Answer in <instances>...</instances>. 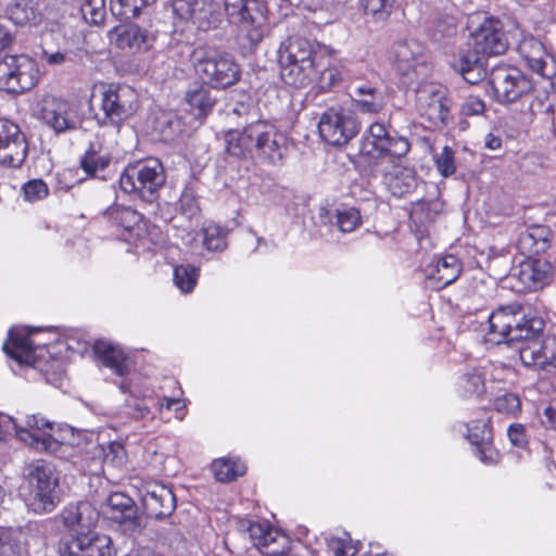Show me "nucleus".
Masks as SVG:
<instances>
[{"mask_svg":"<svg viewBox=\"0 0 556 556\" xmlns=\"http://www.w3.org/2000/svg\"><path fill=\"white\" fill-rule=\"evenodd\" d=\"M267 22V7L261 0H248L239 27L247 33L252 47L258 45L265 34Z\"/></svg>","mask_w":556,"mask_h":556,"instance_id":"obj_24","label":"nucleus"},{"mask_svg":"<svg viewBox=\"0 0 556 556\" xmlns=\"http://www.w3.org/2000/svg\"><path fill=\"white\" fill-rule=\"evenodd\" d=\"M553 267L545 260H528L520 264L516 277L523 289L538 291L552 281Z\"/></svg>","mask_w":556,"mask_h":556,"instance_id":"obj_25","label":"nucleus"},{"mask_svg":"<svg viewBox=\"0 0 556 556\" xmlns=\"http://www.w3.org/2000/svg\"><path fill=\"white\" fill-rule=\"evenodd\" d=\"M61 556H113L115 551L108 535H64L58 543Z\"/></svg>","mask_w":556,"mask_h":556,"instance_id":"obj_16","label":"nucleus"},{"mask_svg":"<svg viewBox=\"0 0 556 556\" xmlns=\"http://www.w3.org/2000/svg\"><path fill=\"white\" fill-rule=\"evenodd\" d=\"M224 5L229 21L239 25L243 11L248 7V0H224Z\"/></svg>","mask_w":556,"mask_h":556,"instance_id":"obj_55","label":"nucleus"},{"mask_svg":"<svg viewBox=\"0 0 556 556\" xmlns=\"http://www.w3.org/2000/svg\"><path fill=\"white\" fill-rule=\"evenodd\" d=\"M61 519L70 531L67 535L83 536L92 533L99 520V511L89 502H77L62 510Z\"/></svg>","mask_w":556,"mask_h":556,"instance_id":"obj_20","label":"nucleus"},{"mask_svg":"<svg viewBox=\"0 0 556 556\" xmlns=\"http://www.w3.org/2000/svg\"><path fill=\"white\" fill-rule=\"evenodd\" d=\"M179 203L182 213L188 217L194 216L199 211L198 203L192 193L189 191H186L181 194Z\"/></svg>","mask_w":556,"mask_h":556,"instance_id":"obj_60","label":"nucleus"},{"mask_svg":"<svg viewBox=\"0 0 556 556\" xmlns=\"http://www.w3.org/2000/svg\"><path fill=\"white\" fill-rule=\"evenodd\" d=\"M79 11L87 23L100 25L106 14L105 0H79Z\"/></svg>","mask_w":556,"mask_h":556,"instance_id":"obj_45","label":"nucleus"},{"mask_svg":"<svg viewBox=\"0 0 556 556\" xmlns=\"http://www.w3.org/2000/svg\"><path fill=\"white\" fill-rule=\"evenodd\" d=\"M458 387L464 395H479L484 391L483 376L477 369L468 370L460 377Z\"/></svg>","mask_w":556,"mask_h":556,"instance_id":"obj_46","label":"nucleus"},{"mask_svg":"<svg viewBox=\"0 0 556 556\" xmlns=\"http://www.w3.org/2000/svg\"><path fill=\"white\" fill-rule=\"evenodd\" d=\"M473 446V454L485 465L498 462V453L493 446L491 429L484 421H477L468 427L467 435Z\"/></svg>","mask_w":556,"mask_h":556,"instance_id":"obj_28","label":"nucleus"},{"mask_svg":"<svg viewBox=\"0 0 556 556\" xmlns=\"http://www.w3.org/2000/svg\"><path fill=\"white\" fill-rule=\"evenodd\" d=\"M172 9L178 20L199 30L215 29L222 23L219 4L213 0H173Z\"/></svg>","mask_w":556,"mask_h":556,"instance_id":"obj_12","label":"nucleus"},{"mask_svg":"<svg viewBox=\"0 0 556 556\" xmlns=\"http://www.w3.org/2000/svg\"><path fill=\"white\" fill-rule=\"evenodd\" d=\"M425 277L435 282L434 288L441 289L453 283L460 275V261L454 255H446L431 261L424 269Z\"/></svg>","mask_w":556,"mask_h":556,"instance_id":"obj_30","label":"nucleus"},{"mask_svg":"<svg viewBox=\"0 0 556 556\" xmlns=\"http://www.w3.org/2000/svg\"><path fill=\"white\" fill-rule=\"evenodd\" d=\"M351 91L361 112L377 114L382 111L383 94L376 83L355 79L351 83Z\"/></svg>","mask_w":556,"mask_h":556,"instance_id":"obj_29","label":"nucleus"},{"mask_svg":"<svg viewBox=\"0 0 556 556\" xmlns=\"http://www.w3.org/2000/svg\"><path fill=\"white\" fill-rule=\"evenodd\" d=\"M165 179L162 163L156 159H148L128 165L119 177V187L125 193L136 194L151 203L157 198Z\"/></svg>","mask_w":556,"mask_h":556,"instance_id":"obj_7","label":"nucleus"},{"mask_svg":"<svg viewBox=\"0 0 556 556\" xmlns=\"http://www.w3.org/2000/svg\"><path fill=\"white\" fill-rule=\"evenodd\" d=\"M315 75L312 77L314 88L319 91H328L341 80V73L336 66H325L323 58L319 65L314 66Z\"/></svg>","mask_w":556,"mask_h":556,"instance_id":"obj_41","label":"nucleus"},{"mask_svg":"<svg viewBox=\"0 0 556 556\" xmlns=\"http://www.w3.org/2000/svg\"><path fill=\"white\" fill-rule=\"evenodd\" d=\"M23 475L30 488L28 507L36 514L52 511L58 503L55 489L59 484L54 466L36 459L24 467Z\"/></svg>","mask_w":556,"mask_h":556,"instance_id":"obj_6","label":"nucleus"},{"mask_svg":"<svg viewBox=\"0 0 556 556\" xmlns=\"http://www.w3.org/2000/svg\"><path fill=\"white\" fill-rule=\"evenodd\" d=\"M104 463L112 465L113 467H121L126 462V451L122 443L111 442L103 450Z\"/></svg>","mask_w":556,"mask_h":556,"instance_id":"obj_53","label":"nucleus"},{"mask_svg":"<svg viewBox=\"0 0 556 556\" xmlns=\"http://www.w3.org/2000/svg\"><path fill=\"white\" fill-rule=\"evenodd\" d=\"M109 220L113 222L116 226L127 230L132 231L137 227H139L142 216L136 210L126 206L115 205L110 207L105 212Z\"/></svg>","mask_w":556,"mask_h":556,"instance_id":"obj_39","label":"nucleus"},{"mask_svg":"<svg viewBox=\"0 0 556 556\" xmlns=\"http://www.w3.org/2000/svg\"><path fill=\"white\" fill-rule=\"evenodd\" d=\"M472 47L485 56L501 55L508 49V39L500 20L485 17L471 33Z\"/></svg>","mask_w":556,"mask_h":556,"instance_id":"obj_17","label":"nucleus"},{"mask_svg":"<svg viewBox=\"0 0 556 556\" xmlns=\"http://www.w3.org/2000/svg\"><path fill=\"white\" fill-rule=\"evenodd\" d=\"M319 218L324 224L336 225L342 232L354 231L362 223L361 213L355 207L329 210L320 208Z\"/></svg>","mask_w":556,"mask_h":556,"instance_id":"obj_33","label":"nucleus"},{"mask_svg":"<svg viewBox=\"0 0 556 556\" xmlns=\"http://www.w3.org/2000/svg\"><path fill=\"white\" fill-rule=\"evenodd\" d=\"M359 546V542H352L350 538H332L329 542L336 556H363Z\"/></svg>","mask_w":556,"mask_h":556,"instance_id":"obj_49","label":"nucleus"},{"mask_svg":"<svg viewBox=\"0 0 556 556\" xmlns=\"http://www.w3.org/2000/svg\"><path fill=\"white\" fill-rule=\"evenodd\" d=\"M138 94L128 85H109L101 93L102 117L98 121L103 126H112L119 131L122 123L137 111Z\"/></svg>","mask_w":556,"mask_h":556,"instance_id":"obj_8","label":"nucleus"},{"mask_svg":"<svg viewBox=\"0 0 556 556\" xmlns=\"http://www.w3.org/2000/svg\"><path fill=\"white\" fill-rule=\"evenodd\" d=\"M103 514L129 531H141L146 527L144 518L138 514L134 500L121 492L112 493L106 498Z\"/></svg>","mask_w":556,"mask_h":556,"instance_id":"obj_19","label":"nucleus"},{"mask_svg":"<svg viewBox=\"0 0 556 556\" xmlns=\"http://www.w3.org/2000/svg\"><path fill=\"white\" fill-rule=\"evenodd\" d=\"M529 108L532 115L539 116L542 122L555 126V108L547 96L544 98H535L530 103Z\"/></svg>","mask_w":556,"mask_h":556,"instance_id":"obj_48","label":"nucleus"},{"mask_svg":"<svg viewBox=\"0 0 556 556\" xmlns=\"http://www.w3.org/2000/svg\"><path fill=\"white\" fill-rule=\"evenodd\" d=\"M252 111V105L242 101L230 102L226 108V112L229 117L235 116L237 118L243 119L245 123L249 122L251 115L254 116Z\"/></svg>","mask_w":556,"mask_h":556,"instance_id":"obj_56","label":"nucleus"},{"mask_svg":"<svg viewBox=\"0 0 556 556\" xmlns=\"http://www.w3.org/2000/svg\"><path fill=\"white\" fill-rule=\"evenodd\" d=\"M38 117L56 134L76 129L79 124L74 106L65 100L53 97L41 100Z\"/></svg>","mask_w":556,"mask_h":556,"instance_id":"obj_18","label":"nucleus"},{"mask_svg":"<svg viewBox=\"0 0 556 556\" xmlns=\"http://www.w3.org/2000/svg\"><path fill=\"white\" fill-rule=\"evenodd\" d=\"M489 85L494 99L502 104L521 100L533 88L532 81L521 71L508 65L494 67L490 73Z\"/></svg>","mask_w":556,"mask_h":556,"instance_id":"obj_10","label":"nucleus"},{"mask_svg":"<svg viewBox=\"0 0 556 556\" xmlns=\"http://www.w3.org/2000/svg\"><path fill=\"white\" fill-rule=\"evenodd\" d=\"M245 465L228 458L216 459L212 464V471L219 482H230L245 473Z\"/></svg>","mask_w":556,"mask_h":556,"instance_id":"obj_40","label":"nucleus"},{"mask_svg":"<svg viewBox=\"0 0 556 556\" xmlns=\"http://www.w3.org/2000/svg\"><path fill=\"white\" fill-rule=\"evenodd\" d=\"M396 0H359L361 7L374 22L383 23L391 16Z\"/></svg>","mask_w":556,"mask_h":556,"instance_id":"obj_42","label":"nucleus"},{"mask_svg":"<svg viewBox=\"0 0 556 556\" xmlns=\"http://www.w3.org/2000/svg\"><path fill=\"white\" fill-rule=\"evenodd\" d=\"M111 163V156L102 153L101 149H97L93 143L81 156L79 164L87 176L105 180V170Z\"/></svg>","mask_w":556,"mask_h":556,"instance_id":"obj_36","label":"nucleus"},{"mask_svg":"<svg viewBox=\"0 0 556 556\" xmlns=\"http://www.w3.org/2000/svg\"><path fill=\"white\" fill-rule=\"evenodd\" d=\"M542 425L549 430L556 431V406H547L543 410Z\"/></svg>","mask_w":556,"mask_h":556,"instance_id":"obj_62","label":"nucleus"},{"mask_svg":"<svg viewBox=\"0 0 556 556\" xmlns=\"http://www.w3.org/2000/svg\"><path fill=\"white\" fill-rule=\"evenodd\" d=\"M273 531H278L266 523L250 522L248 532L250 534L253 544L261 551V543H274L275 538L271 534Z\"/></svg>","mask_w":556,"mask_h":556,"instance_id":"obj_50","label":"nucleus"},{"mask_svg":"<svg viewBox=\"0 0 556 556\" xmlns=\"http://www.w3.org/2000/svg\"><path fill=\"white\" fill-rule=\"evenodd\" d=\"M33 330L27 328H11L8 340L3 343L7 355L20 364L33 365L35 362L34 343L30 340Z\"/></svg>","mask_w":556,"mask_h":556,"instance_id":"obj_27","label":"nucleus"},{"mask_svg":"<svg viewBox=\"0 0 556 556\" xmlns=\"http://www.w3.org/2000/svg\"><path fill=\"white\" fill-rule=\"evenodd\" d=\"M274 543H261V553L269 556L283 555L290 547L289 538L280 531H273Z\"/></svg>","mask_w":556,"mask_h":556,"instance_id":"obj_51","label":"nucleus"},{"mask_svg":"<svg viewBox=\"0 0 556 556\" xmlns=\"http://www.w3.org/2000/svg\"><path fill=\"white\" fill-rule=\"evenodd\" d=\"M494 409L500 414L516 417L521 412V402L518 395L505 393L494 400Z\"/></svg>","mask_w":556,"mask_h":556,"instance_id":"obj_47","label":"nucleus"},{"mask_svg":"<svg viewBox=\"0 0 556 556\" xmlns=\"http://www.w3.org/2000/svg\"><path fill=\"white\" fill-rule=\"evenodd\" d=\"M0 556H16L14 545L10 542V532L0 528Z\"/></svg>","mask_w":556,"mask_h":556,"instance_id":"obj_61","label":"nucleus"},{"mask_svg":"<svg viewBox=\"0 0 556 556\" xmlns=\"http://www.w3.org/2000/svg\"><path fill=\"white\" fill-rule=\"evenodd\" d=\"M320 59L319 43L301 36L289 37L278 49L281 79L295 88L308 86Z\"/></svg>","mask_w":556,"mask_h":556,"instance_id":"obj_4","label":"nucleus"},{"mask_svg":"<svg viewBox=\"0 0 556 556\" xmlns=\"http://www.w3.org/2000/svg\"><path fill=\"white\" fill-rule=\"evenodd\" d=\"M507 437L511 444L518 447H525L528 443L526 428L522 424H511L507 428Z\"/></svg>","mask_w":556,"mask_h":556,"instance_id":"obj_57","label":"nucleus"},{"mask_svg":"<svg viewBox=\"0 0 556 556\" xmlns=\"http://www.w3.org/2000/svg\"><path fill=\"white\" fill-rule=\"evenodd\" d=\"M190 59L195 73L214 88H226L239 80V65L227 53L200 46L192 51Z\"/></svg>","mask_w":556,"mask_h":556,"instance_id":"obj_5","label":"nucleus"},{"mask_svg":"<svg viewBox=\"0 0 556 556\" xmlns=\"http://www.w3.org/2000/svg\"><path fill=\"white\" fill-rule=\"evenodd\" d=\"M544 323L539 317L527 318L518 304L501 306L489 317L486 341L501 344L520 342L521 362L528 367L556 372V342L542 340Z\"/></svg>","mask_w":556,"mask_h":556,"instance_id":"obj_1","label":"nucleus"},{"mask_svg":"<svg viewBox=\"0 0 556 556\" xmlns=\"http://www.w3.org/2000/svg\"><path fill=\"white\" fill-rule=\"evenodd\" d=\"M409 148L406 138L392 136L386 124L379 122L369 125L361 141V153L372 157L390 155L400 159L408 153Z\"/></svg>","mask_w":556,"mask_h":556,"instance_id":"obj_11","label":"nucleus"},{"mask_svg":"<svg viewBox=\"0 0 556 556\" xmlns=\"http://www.w3.org/2000/svg\"><path fill=\"white\" fill-rule=\"evenodd\" d=\"M382 181L391 194L397 198L413 192L418 185L415 169L401 164L386 167L382 170Z\"/></svg>","mask_w":556,"mask_h":556,"instance_id":"obj_26","label":"nucleus"},{"mask_svg":"<svg viewBox=\"0 0 556 556\" xmlns=\"http://www.w3.org/2000/svg\"><path fill=\"white\" fill-rule=\"evenodd\" d=\"M552 231L546 226H534L521 232L518 237V247L525 254H541L551 245Z\"/></svg>","mask_w":556,"mask_h":556,"instance_id":"obj_32","label":"nucleus"},{"mask_svg":"<svg viewBox=\"0 0 556 556\" xmlns=\"http://www.w3.org/2000/svg\"><path fill=\"white\" fill-rule=\"evenodd\" d=\"M434 162L437 169L443 177H450L456 170L454 151L447 146L434 156Z\"/></svg>","mask_w":556,"mask_h":556,"instance_id":"obj_52","label":"nucleus"},{"mask_svg":"<svg viewBox=\"0 0 556 556\" xmlns=\"http://www.w3.org/2000/svg\"><path fill=\"white\" fill-rule=\"evenodd\" d=\"M479 54L473 49V51L460 54L453 63V68L471 85L481 81L485 76L483 62Z\"/></svg>","mask_w":556,"mask_h":556,"instance_id":"obj_35","label":"nucleus"},{"mask_svg":"<svg viewBox=\"0 0 556 556\" xmlns=\"http://www.w3.org/2000/svg\"><path fill=\"white\" fill-rule=\"evenodd\" d=\"M216 97L205 85H195L186 92V101L192 109L197 110L198 116L210 114L216 104Z\"/></svg>","mask_w":556,"mask_h":556,"instance_id":"obj_37","label":"nucleus"},{"mask_svg":"<svg viewBox=\"0 0 556 556\" xmlns=\"http://www.w3.org/2000/svg\"><path fill=\"white\" fill-rule=\"evenodd\" d=\"M517 52L532 72L542 77H548L545 71L548 55L539 39L532 35H522L517 45Z\"/></svg>","mask_w":556,"mask_h":556,"instance_id":"obj_31","label":"nucleus"},{"mask_svg":"<svg viewBox=\"0 0 556 556\" xmlns=\"http://www.w3.org/2000/svg\"><path fill=\"white\" fill-rule=\"evenodd\" d=\"M456 30V23L454 17L446 16L443 20H437L434 22V37L437 39L441 37L452 36Z\"/></svg>","mask_w":556,"mask_h":556,"instance_id":"obj_59","label":"nucleus"},{"mask_svg":"<svg viewBox=\"0 0 556 556\" xmlns=\"http://www.w3.org/2000/svg\"><path fill=\"white\" fill-rule=\"evenodd\" d=\"M359 130L356 118L341 108L327 110L319 119L318 131L321 139L331 146H344Z\"/></svg>","mask_w":556,"mask_h":556,"instance_id":"obj_13","label":"nucleus"},{"mask_svg":"<svg viewBox=\"0 0 556 556\" xmlns=\"http://www.w3.org/2000/svg\"><path fill=\"white\" fill-rule=\"evenodd\" d=\"M485 105L484 102L475 96H469L466 98L464 103L462 104V113L466 116H477L484 112Z\"/></svg>","mask_w":556,"mask_h":556,"instance_id":"obj_58","label":"nucleus"},{"mask_svg":"<svg viewBox=\"0 0 556 556\" xmlns=\"http://www.w3.org/2000/svg\"><path fill=\"white\" fill-rule=\"evenodd\" d=\"M142 506L149 517L163 519L169 517L176 508L173 491L162 483H150L141 496Z\"/></svg>","mask_w":556,"mask_h":556,"instance_id":"obj_21","label":"nucleus"},{"mask_svg":"<svg viewBox=\"0 0 556 556\" xmlns=\"http://www.w3.org/2000/svg\"><path fill=\"white\" fill-rule=\"evenodd\" d=\"M201 233L205 250L220 253L228 248L229 229L215 223H207L202 227Z\"/></svg>","mask_w":556,"mask_h":556,"instance_id":"obj_38","label":"nucleus"},{"mask_svg":"<svg viewBox=\"0 0 556 556\" xmlns=\"http://www.w3.org/2000/svg\"><path fill=\"white\" fill-rule=\"evenodd\" d=\"M28 154L25 134L15 123L0 118V164L20 167Z\"/></svg>","mask_w":556,"mask_h":556,"instance_id":"obj_15","label":"nucleus"},{"mask_svg":"<svg viewBox=\"0 0 556 556\" xmlns=\"http://www.w3.org/2000/svg\"><path fill=\"white\" fill-rule=\"evenodd\" d=\"M43 58L49 65H60L67 60V54L61 51L50 53L45 50Z\"/></svg>","mask_w":556,"mask_h":556,"instance_id":"obj_63","label":"nucleus"},{"mask_svg":"<svg viewBox=\"0 0 556 556\" xmlns=\"http://www.w3.org/2000/svg\"><path fill=\"white\" fill-rule=\"evenodd\" d=\"M5 13L14 24L20 26L37 24L41 17L35 0H8Z\"/></svg>","mask_w":556,"mask_h":556,"instance_id":"obj_34","label":"nucleus"},{"mask_svg":"<svg viewBox=\"0 0 556 556\" xmlns=\"http://www.w3.org/2000/svg\"><path fill=\"white\" fill-rule=\"evenodd\" d=\"M24 197L29 202L42 200L48 195V187L41 179H33L23 187Z\"/></svg>","mask_w":556,"mask_h":556,"instance_id":"obj_54","label":"nucleus"},{"mask_svg":"<svg viewBox=\"0 0 556 556\" xmlns=\"http://www.w3.org/2000/svg\"><path fill=\"white\" fill-rule=\"evenodd\" d=\"M200 268L192 265H177L174 268V282L184 293L193 291L199 277Z\"/></svg>","mask_w":556,"mask_h":556,"instance_id":"obj_44","label":"nucleus"},{"mask_svg":"<svg viewBox=\"0 0 556 556\" xmlns=\"http://www.w3.org/2000/svg\"><path fill=\"white\" fill-rule=\"evenodd\" d=\"M125 556H162L150 546H139L129 551Z\"/></svg>","mask_w":556,"mask_h":556,"instance_id":"obj_64","label":"nucleus"},{"mask_svg":"<svg viewBox=\"0 0 556 556\" xmlns=\"http://www.w3.org/2000/svg\"><path fill=\"white\" fill-rule=\"evenodd\" d=\"M109 36L118 48L132 52L147 51L154 42V37L148 30L134 24L115 26Z\"/></svg>","mask_w":556,"mask_h":556,"instance_id":"obj_23","label":"nucleus"},{"mask_svg":"<svg viewBox=\"0 0 556 556\" xmlns=\"http://www.w3.org/2000/svg\"><path fill=\"white\" fill-rule=\"evenodd\" d=\"M225 141L230 155L271 165H280L288 151L286 136L263 119L249 123L242 130L228 131Z\"/></svg>","mask_w":556,"mask_h":556,"instance_id":"obj_3","label":"nucleus"},{"mask_svg":"<svg viewBox=\"0 0 556 556\" xmlns=\"http://www.w3.org/2000/svg\"><path fill=\"white\" fill-rule=\"evenodd\" d=\"M395 67L403 85L416 91L419 109L430 121L446 123L450 109L443 92L435 85L420 86L429 72L422 45L415 39L399 41L394 47Z\"/></svg>","mask_w":556,"mask_h":556,"instance_id":"obj_2","label":"nucleus"},{"mask_svg":"<svg viewBox=\"0 0 556 556\" xmlns=\"http://www.w3.org/2000/svg\"><path fill=\"white\" fill-rule=\"evenodd\" d=\"M93 352L101 364L118 377L126 378L135 366L131 356L112 342L97 340L93 344Z\"/></svg>","mask_w":556,"mask_h":556,"instance_id":"obj_22","label":"nucleus"},{"mask_svg":"<svg viewBox=\"0 0 556 556\" xmlns=\"http://www.w3.org/2000/svg\"><path fill=\"white\" fill-rule=\"evenodd\" d=\"M38 78L37 64L26 55H7L0 61V89L23 93L34 88Z\"/></svg>","mask_w":556,"mask_h":556,"instance_id":"obj_9","label":"nucleus"},{"mask_svg":"<svg viewBox=\"0 0 556 556\" xmlns=\"http://www.w3.org/2000/svg\"><path fill=\"white\" fill-rule=\"evenodd\" d=\"M12 424L18 440L25 442L36 451H46L55 453L60 448V442L46 430H53V424L38 415L26 417L25 427H21L12 418L8 417Z\"/></svg>","mask_w":556,"mask_h":556,"instance_id":"obj_14","label":"nucleus"},{"mask_svg":"<svg viewBox=\"0 0 556 556\" xmlns=\"http://www.w3.org/2000/svg\"><path fill=\"white\" fill-rule=\"evenodd\" d=\"M155 0H111V13L118 20H130L136 17L143 7Z\"/></svg>","mask_w":556,"mask_h":556,"instance_id":"obj_43","label":"nucleus"}]
</instances>
